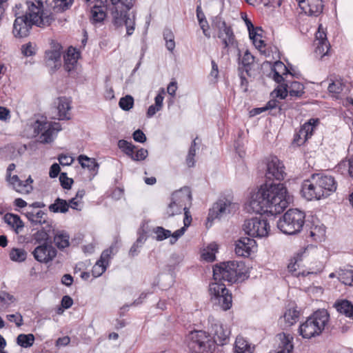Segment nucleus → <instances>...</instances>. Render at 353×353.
Masks as SVG:
<instances>
[{"label":"nucleus","instance_id":"1","mask_svg":"<svg viewBox=\"0 0 353 353\" xmlns=\"http://www.w3.org/2000/svg\"><path fill=\"white\" fill-rule=\"evenodd\" d=\"M282 161L276 157H270L267 161L265 183L252 196L250 206L254 212H268L272 214H281L288 207L287 189L283 183L270 182L284 179L285 172Z\"/></svg>","mask_w":353,"mask_h":353},{"label":"nucleus","instance_id":"2","mask_svg":"<svg viewBox=\"0 0 353 353\" xmlns=\"http://www.w3.org/2000/svg\"><path fill=\"white\" fill-rule=\"evenodd\" d=\"M249 276L245 264L243 261H230L216 264L213 267V279L214 283L210 285L211 300L223 310L232 307V294L222 281L230 284L242 282Z\"/></svg>","mask_w":353,"mask_h":353},{"label":"nucleus","instance_id":"3","mask_svg":"<svg viewBox=\"0 0 353 353\" xmlns=\"http://www.w3.org/2000/svg\"><path fill=\"white\" fill-rule=\"evenodd\" d=\"M28 12L22 16L17 17V13L14 14L16 19L13 23L12 34L15 38L27 37L33 25L44 27L50 25L54 20L53 15H39V8H36L34 3L28 6Z\"/></svg>","mask_w":353,"mask_h":353},{"label":"nucleus","instance_id":"4","mask_svg":"<svg viewBox=\"0 0 353 353\" xmlns=\"http://www.w3.org/2000/svg\"><path fill=\"white\" fill-rule=\"evenodd\" d=\"M110 1L113 6L111 10L113 25L116 28L125 26L127 35H132L135 28V15L133 14L130 17L128 12L133 7L136 0H110Z\"/></svg>","mask_w":353,"mask_h":353},{"label":"nucleus","instance_id":"5","mask_svg":"<svg viewBox=\"0 0 353 353\" xmlns=\"http://www.w3.org/2000/svg\"><path fill=\"white\" fill-rule=\"evenodd\" d=\"M305 219L304 212L296 208L290 209L277 221V228L284 234H296L302 230Z\"/></svg>","mask_w":353,"mask_h":353},{"label":"nucleus","instance_id":"6","mask_svg":"<svg viewBox=\"0 0 353 353\" xmlns=\"http://www.w3.org/2000/svg\"><path fill=\"white\" fill-rule=\"evenodd\" d=\"M185 343L191 353H213L215 350L212 336L203 330H193L185 338Z\"/></svg>","mask_w":353,"mask_h":353},{"label":"nucleus","instance_id":"7","mask_svg":"<svg viewBox=\"0 0 353 353\" xmlns=\"http://www.w3.org/2000/svg\"><path fill=\"white\" fill-rule=\"evenodd\" d=\"M259 214V212H256ZM267 214L268 215L276 216L268 212H263L260 213L259 216L252 217L246 219L243 225V229L245 234L253 238H263L268 236L270 230V226L268 221L263 218L262 214Z\"/></svg>","mask_w":353,"mask_h":353},{"label":"nucleus","instance_id":"8","mask_svg":"<svg viewBox=\"0 0 353 353\" xmlns=\"http://www.w3.org/2000/svg\"><path fill=\"white\" fill-rule=\"evenodd\" d=\"M211 23L212 28L217 32V37L221 40L223 49H229L237 46L232 26L228 25L220 14L213 17Z\"/></svg>","mask_w":353,"mask_h":353},{"label":"nucleus","instance_id":"9","mask_svg":"<svg viewBox=\"0 0 353 353\" xmlns=\"http://www.w3.org/2000/svg\"><path fill=\"white\" fill-rule=\"evenodd\" d=\"M236 209V205L232 202L231 199L221 196L209 210L207 221L212 222L215 219H220L231 214Z\"/></svg>","mask_w":353,"mask_h":353},{"label":"nucleus","instance_id":"10","mask_svg":"<svg viewBox=\"0 0 353 353\" xmlns=\"http://www.w3.org/2000/svg\"><path fill=\"white\" fill-rule=\"evenodd\" d=\"M316 178V174H313L302 183L301 194L307 201L320 200L323 198V192Z\"/></svg>","mask_w":353,"mask_h":353},{"label":"nucleus","instance_id":"11","mask_svg":"<svg viewBox=\"0 0 353 353\" xmlns=\"http://www.w3.org/2000/svg\"><path fill=\"white\" fill-rule=\"evenodd\" d=\"M208 322L210 324L209 334L212 336L214 344L218 345H223L229 341L230 330L228 327H225L222 323L213 317H210Z\"/></svg>","mask_w":353,"mask_h":353},{"label":"nucleus","instance_id":"12","mask_svg":"<svg viewBox=\"0 0 353 353\" xmlns=\"http://www.w3.org/2000/svg\"><path fill=\"white\" fill-rule=\"evenodd\" d=\"M35 131L41 133L39 137L40 142L42 143H50L53 141L56 134L61 130V124L58 122H40L37 121Z\"/></svg>","mask_w":353,"mask_h":353},{"label":"nucleus","instance_id":"13","mask_svg":"<svg viewBox=\"0 0 353 353\" xmlns=\"http://www.w3.org/2000/svg\"><path fill=\"white\" fill-rule=\"evenodd\" d=\"M34 259L40 263L48 264L57 256V251L51 244L38 245L32 252Z\"/></svg>","mask_w":353,"mask_h":353},{"label":"nucleus","instance_id":"14","mask_svg":"<svg viewBox=\"0 0 353 353\" xmlns=\"http://www.w3.org/2000/svg\"><path fill=\"white\" fill-rule=\"evenodd\" d=\"M50 50H46L45 52V61L48 65L54 64V71L61 65V56L63 48L59 43L53 40L50 43Z\"/></svg>","mask_w":353,"mask_h":353},{"label":"nucleus","instance_id":"15","mask_svg":"<svg viewBox=\"0 0 353 353\" xmlns=\"http://www.w3.org/2000/svg\"><path fill=\"white\" fill-rule=\"evenodd\" d=\"M308 319L319 336L329 322L330 314L326 310H319L310 316Z\"/></svg>","mask_w":353,"mask_h":353},{"label":"nucleus","instance_id":"16","mask_svg":"<svg viewBox=\"0 0 353 353\" xmlns=\"http://www.w3.org/2000/svg\"><path fill=\"white\" fill-rule=\"evenodd\" d=\"M256 245V241L252 237H241L235 243V253L239 256L248 257Z\"/></svg>","mask_w":353,"mask_h":353},{"label":"nucleus","instance_id":"17","mask_svg":"<svg viewBox=\"0 0 353 353\" xmlns=\"http://www.w3.org/2000/svg\"><path fill=\"white\" fill-rule=\"evenodd\" d=\"M316 174L321 189H322L323 192V198L330 196L332 193L336 191L337 183L333 176L330 175H323L321 174Z\"/></svg>","mask_w":353,"mask_h":353},{"label":"nucleus","instance_id":"18","mask_svg":"<svg viewBox=\"0 0 353 353\" xmlns=\"http://www.w3.org/2000/svg\"><path fill=\"white\" fill-rule=\"evenodd\" d=\"M192 194L188 187H183L179 190L174 192L172 195L170 200L178 205H181L183 209L188 208V204H191L192 201Z\"/></svg>","mask_w":353,"mask_h":353},{"label":"nucleus","instance_id":"19","mask_svg":"<svg viewBox=\"0 0 353 353\" xmlns=\"http://www.w3.org/2000/svg\"><path fill=\"white\" fill-rule=\"evenodd\" d=\"M54 234V230L52 225H47L39 230L32 235V240L34 244L41 245L43 243H52V235Z\"/></svg>","mask_w":353,"mask_h":353},{"label":"nucleus","instance_id":"20","mask_svg":"<svg viewBox=\"0 0 353 353\" xmlns=\"http://www.w3.org/2000/svg\"><path fill=\"white\" fill-rule=\"evenodd\" d=\"M323 0H305L301 9L307 15L317 17L323 12Z\"/></svg>","mask_w":353,"mask_h":353},{"label":"nucleus","instance_id":"21","mask_svg":"<svg viewBox=\"0 0 353 353\" xmlns=\"http://www.w3.org/2000/svg\"><path fill=\"white\" fill-rule=\"evenodd\" d=\"M70 100L65 97H59L57 102L58 119L59 120L70 119Z\"/></svg>","mask_w":353,"mask_h":353},{"label":"nucleus","instance_id":"22","mask_svg":"<svg viewBox=\"0 0 353 353\" xmlns=\"http://www.w3.org/2000/svg\"><path fill=\"white\" fill-rule=\"evenodd\" d=\"M101 1L97 2L91 8L90 10V20L92 23L102 22L106 17V8L102 6Z\"/></svg>","mask_w":353,"mask_h":353},{"label":"nucleus","instance_id":"23","mask_svg":"<svg viewBox=\"0 0 353 353\" xmlns=\"http://www.w3.org/2000/svg\"><path fill=\"white\" fill-rule=\"evenodd\" d=\"M79 57V53L75 48L70 47L68 48L66 54L64 55V68L70 72L77 66V61Z\"/></svg>","mask_w":353,"mask_h":353},{"label":"nucleus","instance_id":"24","mask_svg":"<svg viewBox=\"0 0 353 353\" xmlns=\"http://www.w3.org/2000/svg\"><path fill=\"white\" fill-rule=\"evenodd\" d=\"M4 221L18 234L24 227L23 222L17 214L6 213L3 216Z\"/></svg>","mask_w":353,"mask_h":353},{"label":"nucleus","instance_id":"25","mask_svg":"<svg viewBox=\"0 0 353 353\" xmlns=\"http://www.w3.org/2000/svg\"><path fill=\"white\" fill-rule=\"evenodd\" d=\"M8 182L12 186L13 189L21 194H29L33 190L32 186L25 184L24 181L19 179L17 175H13Z\"/></svg>","mask_w":353,"mask_h":353},{"label":"nucleus","instance_id":"26","mask_svg":"<svg viewBox=\"0 0 353 353\" xmlns=\"http://www.w3.org/2000/svg\"><path fill=\"white\" fill-rule=\"evenodd\" d=\"M78 161L83 168H88L92 175L97 174L99 169V164L95 159L89 158L86 155L81 154L78 157Z\"/></svg>","mask_w":353,"mask_h":353},{"label":"nucleus","instance_id":"27","mask_svg":"<svg viewBox=\"0 0 353 353\" xmlns=\"http://www.w3.org/2000/svg\"><path fill=\"white\" fill-rule=\"evenodd\" d=\"M299 333L303 338L308 339L319 336L308 318L299 325Z\"/></svg>","mask_w":353,"mask_h":353},{"label":"nucleus","instance_id":"28","mask_svg":"<svg viewBox=\"0 0 353 353\" xmlns=\"http://www.w3.org/2000/svg\"><path fill=\"white\" fill-rule=\"evenodd\" d=\"M234 353H252L250 343L243 337L238 336L235 341Z\"/></svg>","mask_w":353,"mask_h":353},{"label":"nucleus","instance_id":"29","mask_svg":"<svg viewBox=\"0 0 353 353\" xmlns=\"http://www.w3.org/2000/svg\"><path fill=\"white\" fill-rule=\"evenodd\" d=\"M53 241L55 245L59 249L63 250L70 245V236L67 232H59L57 234H53Z\"/></svg>","mask_w":353,"mask_h":353},{"label":"nucleus","instance_id":"30","mask_svg":"<svg viewBox=\"0 0 353 353\" xmlns=\"http://www.w3.org/2000/svg\"><path fill=\"white\" fill-rule=\"evenodd\" d=\"M305 86L303 83L288 80V92L290 97H301L305 93Z\"/></svg>","mask_w":353,"mask_h":353},{"label":"nucleus","instance_id":"31","mask_svg":"<svg viewBox=\"0 0 353 353\" xmlns=\"http://www.w3.org/2000/svg\"><path fill=\"white\" fill-rule=\"evenodd\" d=\"M48 208L50 212L54 213H65L69 210V203L64 199L57 198Z\"/></svg>","mask_w":353,"mask_h":353},{"label":"nucleus","instance_id":"32","mask_svg":"<svg viewBox=\"0 0 353 353\" xmlns=\"http://www.w3.org/2000/svg\"><path fill=\"white\" fill-rule=\"evenodd\" d=\"M254 61V57L249 52V50H246L244 52V54L242 57L241 65V67H239V70H243L247 74V75L250 76V70H251L252 65Z\"/></svg>","mask_w":353,"mask_h":353},{"label":"nucleus","instance_id":"33","mask_svg":"<svg viewBox=\"0 0 353 353\" xmlns=\"http://www.w3.org/2000/svg\"><path fill=\"white\" fill-rule=\"evenodd\" d=\"M35 338L32 334H20L17 338V343L24 348H28L33 345Z\"/></svg>","mask_w":353,"mask_h":353},{"label":"nucleus","instance_id":"34","mask_svg":"<svg viewBox=\"0 0 353 353\" xmlns=\"http://www.w3.org/2000/svg\"><path fill=\"white\" fill-rule=\"evenodd\" d=\"M299 317V312L295 308H289L285 312L283 318L287 326L294 325Z\"/></svg>","mask_w":353,"mask_h":353},{"label":"nucleus","instance_id":"35","mask_svg":"<svg viewBox=\"0 0 353 353\" xmlns=\"http://www.w3.org/2000/svg\"><path fill=\"white\" fill-rule=\"evenodd\" d=\"M46 215V213L41 210L38 211L36 214L33 212H26V217L33 225L45 223Z\"/></svg>","mask_w":353,"mask_h":353},{"label":"nucleus","instance_id":"36","mask_svg":"<svg viewBox=\"0 0 353 353\" xmlns=\"http://www.w3.org/2000/svg\"><path fill=\"white\" fill-rule=\"evenodd\" d=\"M319 123L318 119H310L301 126V134L304 133L305 137L310 138L312 135L314 128Z\"/></svg>","mask_w":353,"mask_h":353},{"label":"nucleus","instance_id":"37","mask_svg":"<svg viewBox=\"0 0 353 353\" xmlns=\"http://www.w3.org/2000/svg\"><path fill=\"white\" fill-rule=\"evenodd\" d=\"M183 208L179 205H176L174 202L170 200V203L168 205L164 212V219H168L177 214H181Z\"/></svg>","mask_w":353,"mask_h":353},{"label":"nucleus","instance_id":"38","mask_svg":"<svg viewBox=\"0 0 353 353\" xmlns=\"http://www.w3.org/2000/svg\"><path fill=\"white\" fill-rule=\"evenodd\" d=\"M10 259L15 262H23L27 258V252L21 248H12L10 252Z\"/></svg>","mask_w":353,"mask_h":353},{"label":"nucleus","instance_id":"39","mask_svg":"<svg viewBox=\"0 0 353 353\" xmlns=\"http://www.w3.org/2000/svg\"><path fill=\"white\" fill-rule=\"evenodd\" d=\"M198 138L196 137V139H194L192 143H191V145L189 148V150H188V153L187 154V157H186V163L188 165V166L189 168H192L195 165V160H194V157L196 156V139Z\"/></svg>","mask_w":353,"mask_h":353},{"label":"nucleus","instance_id":"40","mask_svg":"<svg viewBox=\"0 0 353 353\" xmlns=\"http://www.w3.org/2000/svg\"><path fill=\"white\" fill-rule=\"evenodd\" d=\"M134 105V98L131 95H126L121 97L119 102V107L125 110L128 111L132 108Z\"/></svg>","mask_w":353,"mask_h":353},{"label":"nucleus","instance_id":"41","mask_svg":"<svg viewBox=\"0 0 353 353\" xmlns=\"http://www.w3.org/2000/svg\"><path fill=\"white\" fill-rule=\"evenodd\" d=\"M54 7L58 12L68 10L72 5L74 0H54Z\"/></svg>","mask_w":353,"mask_h":353},{"label":"nucleus","instance_id":"42","mask_svg":"<svg viewBox=\"0 0 353 353\" xmlns=\"http://www.w3.org/2000/svg\"><path fill=\"white\" fill-rule=\"evenodd\" d=\"M347 168H348L347 171L350 176L353 179V157L348 161H341L337 165L338 171H342L343 170H345Z\"/></svg>","mask_w":353,"mask_h":353},{"label":"nucleus","instance_id":"43","mask_svg":"<svg viewBox=\"0 0 353 353\" xmlns=\"http://www.w3.org/2000/svg\"><path fill=\"white\" fill-rule=\"evenodd\" d=\"M153 231L157 234L156 239L157 241L165 240L171 236L170 230L161 226L155 228Z\"/></svg>","mask_w":353,"mask_h":353},{"label":"nucleus","instance_id":"44","mask_svg":"<svg viewBox=\"0 0 353 353\" xmlns=\"http://www.w3.org/2000/svg\"><path fill=\"white\" fill-rule=\"evenodd\" d=\"M274 93L276 94V97L281 99H284L288 96V83H283L274 90Z\"/></svg>","mask_w":353,"mask_h":353},{"label":"nucleus","instance_id":"45","mask_svg":"<svg viewBox=\"0 0 353 353\" xmlns=\"http://www.w3.org/2000/svg\"><path fill=\"white\" fill-rule=\"evenodd\" d=\"M15 301L13 295L5 292H0V305L2 307L9 305Z\"/></svg>","mask_w":353,"mask_h":353},{"label":"nucleus","instance_id":"46","mask_svg":"<svg viewBox=\"0 0 353 353\" xmlns=\"http://www.w3.org/2000/svg\"><path fill=\"white\" fill-rule=\"evenodd\" d=\"M340 281L346 285H353V271L347 270L339 275Z\"/></svg>","mask_w":353,"mask_h":353},{"label":"nucleus","instance_id":"47","mask_svg":"<svg viewBox=\"0 0 353 353\" xmlns=\"http://www.w3.org/2000/svg\"><path fill=\"white\" fill-rule=\"evenodd\" d=\"M271 70L272 71H276L277 72L281 73L283 75L290 74L291 75L294 76L291 72H290L286 65L281 61L274 62V64L271 67Z\"/></svg>","mask_w":353,"mask_h":353},{"label":"nucleus","instance_id":"48","mask_svg":"<svg viewBox=\"0 0 353 353\" xmlns=\"http://www.w3.org/2000/svg\"><path fill=\"white\" fill-rule=\"evenodd\" d=\"M280 102L276 99H271L265 105V107H263V109L268 110H276L277 109V112H274V114H276L277 112L281 113L284 108H283L282 105H279Z\"/></svg>","mask_w":353,"mask_h":353},{"label":"nucleus","instance_id":"49","mask_svg":"<svg viewBox=\"0 0 353 353\" xmlns=\"http://www.w3.org/2000/svg\"><path fill=\"white\" fill-rule=\"evenodd\" d=\"M59 181L61 187L65 190H70L72 184L73 183V179L68 178L67 173L61 172L59 176Z\"/></svg>","mask_w":353,"mask_h":353},{"label":"nucleus","instance_id":"50","mask_svg":"<svg viewBox=\"0 0 353 353\" xmlns=\"http://www.w3.org/2000/svg\"><path fill=\"white\" fill-rule=\"evenodd\" d=\"M72 304L73 300L70 296H63L61 301V307L58 308L57 313L59 314H61L64 309H69L72 305Z\"/></svg>","mask_w":353,"mask_h":353},{"label":"nucleus","instance_id":"51","mask_svg":"<svg viewBox=\"0 0 353 353\" xmlns=\"http://www.w3.org/2000/svg\"><path fill=\"white\" fill-rule=\"evenodd\" d=\"M330 48V45L328 41H319L317 43L316 52L322 54V56H325L327 54Z\"/></svg>","mask_w":353,"mask_h":353},{"label":"nucleus","instance_id":"52","mask_svg":"<svg viewBox=\"0 0 353 353\" xmlns=\"http://www.w3.org/2000/svg\"><path fill=\"white\" fill-rule=\"evenodd\" d=\"M6 319L10 322L14 323L17 327H20L23 324V316L19 312L8 314L6 315Z\"/></svg>","mask_w":353,"mask_h":353},{"label":"nucleus","instance_id":"53","mask_svg":"<svg viewBox=\"0 0 353 353\" xmlns=\"http://www.w3.org/2000/svg\"><path fill=\"white\" fill-rule=\"evenodd\" d=\"M107 267L97 261L92 270V274L94 277H99L106 270Z\"/></svg>","mask_w":353,"mask_h":353},{"label":"nucleus","instance_id":"54","mask_svg":"<svg viewBox=\"0 0 353 353\" xmlns=\"http://www.w3.org/2000/svg\"><path fill=\"white\" fill-rule=\"evenodd\" d=\"M212 247V245H210ZM211 251L209 250H204L201 254L202 258L209 262H212L215 259V253L214 252L217 250L216 245H213V248H210Z\"/></svg>","mask_w":353,"mask_h":353},{"label":"nucleus","instance_id":"55","mask_svg":"<svg viewBox=\"0 0 353 353\" xmlns=\"http://www.w3.org/2000/svg\"><path fill=\"white\" fill-rule=\"evenodd\" d=\"M148 152L146 149L140 148L136 152V153H133L131 159L133 161H143L148 157Z\"/></svg>","mask_w":353,"mask_h":353},{"label":"nucleus","instance_id":"56","mask_svg":"<svg viewBox=\"0 0 353 353\" xmlns=\"http://www.w3.org/2000/svg\"><path fill=\"white\" fill-rule=\"evenodd\" d=\"M282 343L283 345L281 347V350H279L277 353H291L292 352L294 345L289 339H285Z\"/></svg>","mask_w":353,"mask_h":353},{"label":"nucleus","instance_id":"57","mask_svg":"<svg viewBox=\"0 0 353 353\" xmlns=\"http://www.w3.org/2000/svg\"><path fill=\"white\" fill-rule=\"evenodd\" d=\"M343 84L339 81H333L329 84L328 90L331 93L339 94L343 91Z\"/></svg>","mask_w":353,"mask_h":353},{"label":"nucleus","instance_id":"58","mask_svg":"<svg viewBox=\"0 0 353 353\" xmlns=\"http://www.w3.org/2000/svg\"><path fill=\"white\" fill-rule=\"evenodd\" d=\"M21 52L26 57H30L35 54L34 46L29 42L21 47Z\"/></svg>","mask_w":353,"mask_h":353},{"label":"nucleus","instance_id":"59","mask_svg":"<svg viewBox=\"0 0 353 353\" xmlns=\"http://www.w3.org/2000/svg\"><path fill=\"white\" fill-rule=\"evenodd\" d=\"M112 252V248H110L109 249L105 250L101 253L100 259L98 260L101 264H103L106 267L108 265L109 259L110 257V254Z\"/></svg>","mask_w":353,"mask_h":353},{"label":"nucleus","instance_id":"60","mask_svg":"<svg viewBox=\"0 0 353 353\" xmlns=\"http://www.w3.org/2000/svg\"><path fill=\"white\" fill-rule=\"evenodd\" d=\"M283 76L284 75H283L281 73L277 72L276 71H272V70L270 74V77H271L275 82H276L279 84H281L283 83H288V80H286Z\"/></svg>","mask_w":353,"mask_h":353},{"label":"nucleus","instance_id":"61","mask_svg":"<svg viewBox=\"0 0 353 353\" xmlns=\"http://www.w3.org/2000/svg\"><path fill=\"white\" fill-rule=\"evenodd\" d=\"M301 254L298 253L293 259L291 260L290 263L288 265V270L291 272L296 271L297 262L301 261Z\"/></svg>","mask_w":353,"mask_h":353},{"label":"nucleus","instance_id":"62","mask_svg":"<svg viewBox=\"0 0 353 353\" xmlns=\"http://www.w3.org/2000/svg\"><path fill=\"white\" fill-rule=\"evenodd\" d=\"M132 137L138 143H143L146 141L145 134L139 129L133 132Z\"/></svg>","mask_w":353,"mask_h":353},{"label":"nucleus","instance_id":"63","mask_svg":"<svg viewBox=\"0 0 353 353\" xmlns=\"http://www.w3.org/2000/svg\"><path fill=\"white\" fill-rule=\"evenodd\" d=\"M308 139L305 137L304 133L301 134V128L294 134L293 141L298 145L303 144Z\"/></svg>","mask_w":353,"mask_h":353},{"label":"nucleus","instance_id":"64","mask_svg":"<svg viewBox=\"0 0 353 353\" xmlns=\"http://www.w3.org/2000/svg\"><path fill=\"white\" fill-rule=\"evenodd\" d=\"M186 229L185 228H181L179 230H176L174 233H171L172 239L170 240V242L171 244H174L176 243V241L183 235L185 233Z\"/></svg>","mask_w":353,"mask_h":353}]
</instances>
